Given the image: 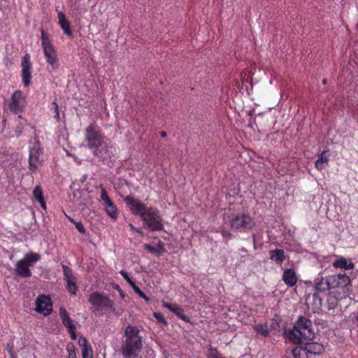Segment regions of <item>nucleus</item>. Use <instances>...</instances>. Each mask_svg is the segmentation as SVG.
<instances>
[{"label": "nucleus", "instance_id": "18", "mask_svg": "<svg viewBox=\"0 0 358 358\" xmlns=\"http://www.w3.org/2000/svg\"><path fill=\"white\" fill-rule=\"evenodd\" d=\"M282 278L285 284L289 287L295 286L298 280L296 273L294 268L285 269Z\"/></svg>", "mask_w": 358, "mask_h": 358}, {"label": "nucleus", "instance_id": "33", "mask_svg": "<svg viewBox=\"0 0 358 358\" xmlns=\"http://www.w3.org/2000/svg\"><path fill=\"white\" fill-rule=\"evenodd\" d=\"M82 357L83 358H92V348H82Z\"/></svg>", "mask_w": 358, "mask_h": 358}, {"label": "nucleus", "instance_id": "7", "mask_svg": "<svg viewBox=\"0 0 358 358\" xmlns=\"http://www.w3.org/2000/svg\"><path fill=\"white\" fill-rule=\"evenodd\" d=\"M41 47L43 50L46 62L51 66L52 70H56L59 66L57 51L52 43L50 36L44 31L40 29Z\"/></svg>", "mask_w": 358, "mask_h": 358}, {"label": "nucleus", "instance_id": "25", "mask_svg": "<svg viewBox=\"0 0 358 358\" xmlns=\"http://www.w3.org/2000/svg\"><path fill=\"white\" fill-rule=\"evenodd\" d=\"M99 188L101 189L100 201L103 202L102 205L103 206L104 209H106L114 202L110 199L106 189L102 185H100Z\"/></svg>", "mask_w": 358, "mask_h": 358}, {"label": "nucleus", "instance_id": "37", "mask_svg": "<svg viewBox=\"0 0 358 358\" xmlns=\"http://www.w3.org/2000/svg\"><path fill=\"white\" fill-rule=\"evenodd\" d=\"M52 106L54 108V117L59 121V107L56 102L52 103Z\"/></svg>", "mask_w": 358, "mask_h": 358}, {"label": "nucleus", "instance_id": "30", "mask_svg": "<svg viewBox=\"0 0 358 358\" xmlns=\"http://www.w3.org/2000/svg\"><path fill=\"white\" fill-rule=\"evenodd\" d=\"M66 351L68 352V358H77L76 347L73 343H68Z\"/></svg>", "mask_w": 358, "mask_h": 358}, {"label": "nucleus", "instance_id": "47", "mask_svg": "<svg viewBox=\"0 0 358 358\" xmlns=\"http://www.w3.org/2000/svg\"><path fill=\"white\" fill-rule=\"evenodd\" d=\"M313 299L316 301H318V304L320 306L322 305V299L321 298H319L317 294H313Z\"/></svg>", "mask_w": 358, "mask_h": 358}, {"label": "nucleus", "instance_id": "48", "mask_svg": "<svg viewBox=\"0 0 358 358\" xmlns=\"http://www.w3.org/2000/svg\"><path fill=\"white\" fill-rule=\"evenodd\" d=\"M166 135H167V134H166V131H161V132H160V136H161V137H162V138H165V137L166 136Z\"/></svg>", "mask_w": 358, "mask_h": 358}, {"label": "nucleus", "instance_id": "26", "mask_svg": "<svg viewBox=\"0 0 358 358\" xmlns=\"http://www.w3.org/2000/svg\"><path fill=\"white\" fill-rule=\"evenodd\" d=\"M292 353L294 358H309L305 346H296L292 349Z\"/></svg>", "mask_w": 358, "mask_h": 358}, {"label": "nucleus", "instance_id": "23", "mask_svg": "<svg viewBox=\"0 0 358 358\" xmlns=\"http://www.w3.org/2000/svg\"><path fill=\"white\" fill-rule=\"evenodd\" d=\"M59 315L61 317L64 325L67 329H76V327L73 324L72 320L69 317V315L65 308H59Z\"/></svg>", "mask_w": 358, "mask_h": 358}, {"label": "nucleus", "instance_id": "2", "mask_svg": "<svg viewBox=\"0 0 358 358\" xmlns=\"http://www.w3.org/2000/svg\"><path fill=\"white\" fill-rule=\"evenodd\" d=\"M85 138L88 148L92 150L94 156L103 161L111 157L113 146L105 140L104 134L96 124L92 123L86 127Z\"/></svg>", "mask_w": 358, "mask_h": 358}, {"label": "nucleus", "instance_id": "16", "mask_svg": "<svg viewBox=\"0 0 358 358\" xmlns=\"http://www.w3.org/2000/svg\"><path fill=\"white\" fill-rule=\"evenodd\" d=\"M162 306L163 307L169 309L171 312L173 313L180 320L186 322H190V319L185 314L183 309L180 306L177 304H172L165 301H162Z\"/></svg>", "mask_w": 358, "mask_h": 358}, {"label": "nucleus", "instance_id": "11", "mask_svg": "<svg viewBox=\"0 0 358 358\" xmlns=\"http://www.w3.org/2000/svg\"><path fill=\"white\" fill-rule=\"evenodd\" d=\"M26 106V99L20 90L15 91L11 96L10 101L8 107L14 114H19L22 112Z\"/></svg>", "mask_w": 358, "mask_h": 358}, {"label": "nucleus", "instance_id": "29", "mask_svg": "<svg viewBox=\"0 0 358 358\" xmlns=\"http://www.w3.org/2000/svg\"><path fill=\"white\" fill-rule=\"evenodd\" d=\"M327 301L328 310H333L337 306L338 299L336 296L329 295Z\"/></svg>", "mask_w": 358, "mask_h": 358}, {"label": "nucleus", "instance_id": "14", "mask_svg": "<svg viewBox=\"0 0 358 358\" xmlns=\"http://www.w3.org/2000/svg\"><path fill=\"white\" fill-rule=\"evenodd\" d=\"M36 310L45 316L50 315L52 310L51 299L45 295H39L36 300Z\"/></svg>", "mask_w": 358, "mask_h": 358}, {"label": "nucleus", "instance_id": "39", "mask_svg": "<svg viewBox=\"0 0 358 358\" xmlns=\"http://www.w3.org/2000/svg\"><path fill=\"white\" fill-rule=\"evenodd\" d=\"M144 248L151 253H157V249L150 244H145Z\"/></svg>", "mask_w": 358, "mask_h": 358}, {"label": "nucleus", "instance_id": "4", "mask_svg": "<svg viewBox=\"0 0 358 358\" xmlns=\"http://www.w3.org/2000/svg\"><path fill=\"white\" fill-rule=\"evenodd\" d=\"M351 282V280L345 273L319 275L314 280V288L318 292H325L336 288H343Z\"/></svg>", "mask_w": 358, "mask_h": 358}, {"label": "nucleus", "instance_id": "27", "mask_svg": "<svg viewBox=\"0 0 358 358\" xmlns=\"http://www.w3.org/2000/svg\"><path fill=\"white\" fill-rule=\"evenodd\" d=\"M105 210L106 215L113 220H116L118 217V210L117 206L113 203L109 207H107Z\"/></svg>", "mask_w": 358, "mask_h": 358}, {"label": "nucleus", "instance_id": "1", "mask_svg": "<svg viewBox=\"0 0 358 358\" xmlns=\"http://www.w3.org/2000/svg\"><path fill=\"white\" fill-rule=\"evenodd\" d=\"M124 201L131 213L139 216L143 222L144 227H146L150 231H157L164 229L163 217L156 207H148L138 198L132 195L126 196Z\"/></svg>", "mask_w": 358, "mask_h": 358}, {"label": "nucleus", "instance_id": "6", "mask_svg": "<svg viewBox=\"0 0 358 358\" xmlns=\"http://www.w3.org/2000/svg\"><path fill=\"white\" fill-rule=\"evenodd\" d=\"M28 150V169L31 173H34L43 165V148L38 139L34 138L29 142Z\"/></svg>", "mask_w": 358, "mask_h": 358}, {"label": "nucleus", "instance_id": "51", "mask_svg": "<svg viewBox=\"0 0 358 358\" xmlns=\"http://www.w3.org/2000/svg\"><path fill=\"white\" fill-rule=\"evenodd\" d=\"M356 319H357V322H358V315L357 316V318H356Z\"/></svg>", "mask_w": 358, "mask_h": 358}, {"label": "nucleus", "instance_id": "24", "mask_svg": "<svg viewBox=\"0 0 358 358\" xmlns=\"http://www.w3.org/2000/svg\"><path fill=\"white\" fill-rule=\"evenodd\" d=\"M33 196L41 205V208L46 210V203L43 197L42 188L40 185L35 187L33 191Z\"/></svg>", "mask_w": 358, "mask_h": 358}, {"label": "nucleus", "instance_id": "36", "mask_svg": "<svg viewBox=\"0 0 358 358\" xmlns=\"http://www.w3.org/2000/svg\"><path fill=\"white\" fill-rule=\"evenodd\" d=\"M78 345L82 348H92L90 345H87V339L83 337V336H80V338L78 339Z\"/></svg>", "mask_w": 358, "mask_h": 358}, {"label": "nucleus", "instance_id": "12", "mask_svg": "<svg viewBox=\"0 0 358 358\" xmlns=\"http://www.w3.org/2000/svg\"><path fill=\"white\" fill-rule=\"evenodd\" d=\"M22 81L25 87L29 86L31 80L32 63L30 59V55L26 53L22 58Z\"/></svg>", "mask_w": 358, "mask_h": 358}, {"label": "nucleus", "instance_id": "46", "mask_svg": "<svg viewBox=\"0 0 358 358\" xmlns=\"http://www.w3.org/2000/svg\"><path fill=\"white\" fill-rule=\"evenodd\" d=\"M132 289H134L136 294L138 293L141 291V289L134 282L132 285H131Z\"/></svg>", "mask_w": 358, "mask_h": 358}, {"label": "nucleus", "instance_id": "17", "mask_svg": "<svg viewBox=\"0 0 358 358\" xmlns=\"http://www.w3.org/2000/svg\"><path fill=\"white\" fill-rule=\"evenodd\" d=\"M284 336L287 341L294 344L301 343L304 339L303 334L295 329L294 326L291 329H285Z\"/></svg>", "mask_w": 358, "mask_h": 358}, {"label": "nucleus", "instance_id": "20", "mask_svg": "<svg viewBox=\"0 0 358 358\" xmlns=\"http://www.w3.org/2000/svg\"><path fill=\"white\" fill-rule=\"evenodd\" d=\"M304 346L309 358L312 355H320L324 351V346L318 343H306Z\"/></svg>", "mask_w": 358, "mask_h": 358}, {"label": "nucleus", "instance_id": "8", "mask_svg": "<svg viewBox=\"0 0 358 358\" xmlns=\"http://www.w3.org/2000/svg\"><path fill=\"white\" fill-rule=\"evenodd\" d=\"M89 302L92 306L94 314H103V311L114 313L115 310L114 301L107 295L94 292L90 295Z\"/></svg>", "mask_w": 358, "mask_h": 358}, {"label": "nucleus", "instance_id": "15", "mask_svg": "<svg viewBox=\"0 0 358 358\" xmlns=\"http://www.w3.org/2000/svg\"><path fill=\"white\" fill-rule=\"evenodd\" d=\"M56 11L57 14L58 24L62 29L64 34L69 37H72L73 31L71 28L70 22L67 20L65 13L62 10H59L57 8L56 9Z\"/></svg>", "mask_w": 358, "mask_h": 358}, {"label": "nucleus", "instance_id": "40", "mask_svg": "<svg viewBox=\"0 0 358 358\" xmlns=\"http://www.w3.org/2000/svg\"><path fill=\"white\" fill-rule=\"evenodd\" d=\"M7 350L10 356V358H13V357H14L13 344L12 343L7 344Z\"/></svg>", "mask_w": 358, "mask_h": 358}, {"label": "nucleus", "instance_id": "43", "mask_svg": "<svg viewBox=\"0 0 358 358\" xmlns=\"http://www.w3.org/2000/svg\"><path fill=\"white\" fill-rule=\"evenodd\" d=\"M68 333L70 335V337L72 340L76 339V329H67Z\"/></svg>", "mask_w": 358, "mask_h": 358}, {"label": "nucleus", "instance_id": "34", "mask_svg": "<svg viewBox=\"0 0 358 358\" xmlns=\"http://www.w3.org/2000/svg\"><path fill=\"white\" fill-rule=\"evenodd\" d=\"M23 131V125L21 122L16 124L15 128V135L17 138L20 137Z\"/></svg>", "mask_w": 358, "mask_h": 358}, {"label": "nucleus", "instance_id": "52", "mask_svg": "<svg viewBox=\"0 0 358 358\" xmlns=\"http://www.w3.org/2000/svg\"><path fill=\"white\" fill-rule=\"evenodd\" d=\"M71 1H73V0H70Z\"/></svg>", "mask_w": 358, "mask_h": 358}, {"label": "nucleus", "instance_id": "19", "mask_svg": "<svg viewBox=\"0 0 358 358\" xmlns=\"http://www.w3.org/2000/svg\"><path fill=\"white\" fill-rule=\"evenodd\" d=\"M287 255L282 249H275L269 251V259L278 266H282L286 259Z\"/></svg>", "mask_w": 358, "mask_h": 358}, {"label": "nucleus", "instance_id": "9", "mask_svg": "<svg viewBox=\"0 0 358 358\" xmlns=\"http://www.w3.org/2000/svg\"><path fill=\"white\" fill-rule=\"evenodd\" d=\"M229 225L234 231L245 233L252 229L255 222L248 214L241 213L232 215L229 219Z\"/></svg>", "mask_w": 358, "mask_h": 358}, {"label": "nucleus", "instance_id": "31", "mask_svg": "<svg viewBox=\"0 0 358 358\" xmlns=\"http://www.w3.org/2000/svg\"><path fill=\"white\" fill-rule=\"evenodd\" d=\"M69 220L75 224L77 230L82 234H85L86 229L81 222H76L73 218L68 217Z\"/></svg>", "mask_w": 358, "mask_h": 358}, {"label": "nucleus", "instance_id": "3", "mask_svg": "<svg viewBox=\"0 0 358 358\" xmlns=\"http://www.w3.org/2000/svg\"><path fill=\"white\" fill-rule=\"evenodd\" d=\"M125 340L121 346L124 358H137L143 348L142 336L136 326L128 325L124 331Z\"/></svg>", "mask_w": 358, "mask_h": 358}, {"label": "nucleus", "instance_id": "32", "mask_svg": "<svg viewBox=\"0 0 358 358\" xmlns=\"http://www.w3.org/2000/svg\"><path fill=\"white\" fill-rule=\"evenodd\" d=\"M153 316L156 319V320L158 323H161V324H164V326L168 325V322L166 321V320L164 318V315L162 313H157V312H154Z\"/></svg>", "mask_w": 358, "mask_h": 358}, {"label": "nucleus", "instance_id": "10", "mask_svg": "<svg viewBox=\"0 0 358 358\" xmlns=\"http://www.w3.org/2000/svg\"><path fill=\"white\" fill-rule=\"evenodd\" d=\"M294 329L303 334L304 340H311L315 336L312 321L303 316L299 317L294 324Z\"/></svg>", "mask_w": 358, "mask_h": 358}, {"label": "nucleus", "instance_id": "44", "mask_svg": "<svg viewBox=\"0 0 358 358\" xmlns=\"http://www.w3.org/2000/svg\"><path fill=\"white\" fill-rule=\"evenodd\" d=\"M210 356L212 358H220L216 349H211Z\"/></svg>", "mask_w": 358, "mask_h": 358}, {"label": "nucleus", "instance_id": "35", "mask_svg": "<svg viewBox=\"0 0 358 358\" xmlns=\"http://www.w3.org/2000/svg\"><path fill=\"white\" fill-rule=\"evenodd\" d=\"M120 274L123 277V278L129 284V285H132V284L134 282L129 276V274L127 272H126L124 270H122L120 271Z\"/></svg>", "mask_w": 358, "mask_h": 358}, {"label": "nucleus", "instance_id": "5", "mask_svg": "<svg viewBox=\"0 0 358 358\" xmlns=\"http://www.w3.org/2000/svg\"><path fill=\"white\" fill-rule=\"evenodd\" d=\"M41 259V255L37 252H30L15 264L14 272L16 275L22 278H29L32 275L31 267Z\"/></svg>", "mask_w": 358, "mask_h": 358}, {"label": "nucleus", "instance_id": "22", "mask_svg": "<svg viewBox=\"0 0 358 358\" xmlns=\"http://www.w3.org/2000/svg\"><path fill=\"white\" fill-rule=\"evenodd\" d=\"M329 150H324L322 152V153L318 156L317 159L315 162V168L319 170L322 171L323 169H324V164H327L329 162Z\"/></svg>", "mask_w": 358, "mask_h": 358}, {"label": "nucleus", "instance_id": "49", "mask_svg": "<svg viewBox=\"0 0 358 358\" xmlns=\"http://www.w3.org/2000/svg\"><path fill=\"white\" fill-rule=\"evenodd\" d=\"M227 235L230 236V234L227 231H222V236H226Z\"/></svg>", "mask_w": 358, "mask_h": 358}, {"label": "nucleus", "instance_id": "50", "mask_svg": "<svg viewBox=\"0 0 358 358\" xmlns=\"http://www.w3.org/2000/svg\"><path fill=\"white\" fill-rule=\"evenodd\" d=\"M322 83H323V84L326 85L327 84V79H325V78L323 79Z\"/></svg>", "mask_w": 358, "mask_h": 358}, {"label": "nucleus", "instance_id": "13", "mask_svg": "<svg viewBox=\"0 0 358 358\" xmlns=\"http://www.w3.org/2000/svg\"><path fill=\"white\" fill-rule=\"evenodd\" d=\"M62 268L64 279L66 282V289L71 295H76L78 286L76 284V278L74 276L72 269L64 264H62Z\"/></svg>", "mask_w": 358, "mask_h": 358}, {"label": "nucleus", "instance_id": "38", "mask_svg": "<svg viewBox=\"0 0 358 358\" xmlns=\"http://www.w3.org/2000/svg\"><path fill=\"white\" fill-rule=\"evenodd\" d=\"M113 287L118 292L121 299H124L125 294H124L123 290L121 289V287L118 285H116V284H113Z\"/></svg>", "mask_w": 358, "mask_h": 358}, {"label": "nucleus", "instance_id": "21", "mask_svg": "<svg viewBox=\"0 0 358 358\" xmlns=\"http://www.w3.org/2000/svg\"><path fill=\"white\" fill-rule=\"evenodd\" d=\"M333 266L336 268H344L345 270H350L355 268V264L351 261L348 262L344 257H338L334 262Z\"/></svg>", "mask_w": 358, "mask_h": 358}, {"label": "nucleus", "instance_id": "45", "mask_svg": "<svg viewBox=\"0 0 358 358\" xmlns=\"http://www.w3.org/2000/svg\"><path fill=\"white\" fill-rule=\"evenodd\" d=\"M129 226L132 231H136L138 234L142 233V231L141 229L136 228L132 224H129Z\"/></svg>", "mask_w": 358, "mask_h": 358}, {"label": "nucleus", "instance_id": "42", "mask_svg": "<svg viewBox=\"0 0 358 358\" xmlns=\"http://www.w3.org/2000/svg\"><path fill=\"white\" fill-rule=\"evenodd\" d=\"M137 294L142 299H143L147 303H150V299L146 296V294L142 292L141 290L137 293Z\"/></svg>", "mask_w": 358, "mask_h": 358}, {"label": "nucleus", "instance_id": "28", "mask_svg": "<svg viewBox=\"0 0 358 358\" xmlns=\"http://www.w3.org/2000/svg\"><path fill=\"white\" fill-rule=\"evenodd\" d=\"M254 330L259 334L264 337H267L269 335V329L266 324H257L254 326Z\"/></svg>", "mask_w": 358, "mask_h": 358}, {"label": "nucleus", "instance_id": "41", "mask_svg": "<svg viewBox=\"0 0 358 358\" xmlns=\"http://www.w3.org/2000/svg\"><path fill=\"white\" fill-rule=\"evenodd\" d=\"M137 294L142 299H143L147 303H150V299L146 296V294L142 292L141 290L137 293Z\"/></svg>", "mask_w": 358, "mask_h": 358}]
</instances>
